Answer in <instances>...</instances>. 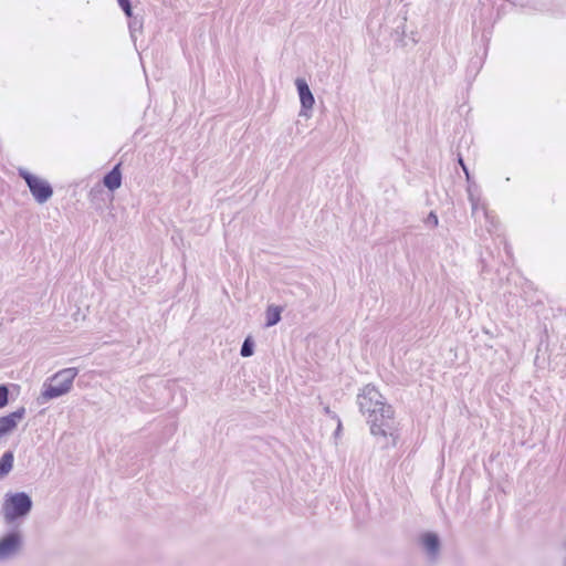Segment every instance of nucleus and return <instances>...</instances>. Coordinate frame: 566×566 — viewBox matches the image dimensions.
Masks as SVG:
<instances>
[{"label": "nucleus", "mask_w": 566, "mask_h": 566, "mask_svg": "<svg viewBox=\"0 0 566 566\" xmlns=\"http://www.w3.org/2000/svg\"><path fill=\"white\" fill-rule=\"evenodd\" d=\"M360 412L366 417L370 433L382 447L396 446L398 440V423L394 409L384 396L373 385H366L357 395Z\"/></svg>", "instance_id": "1"}, {"label": "nucleus", "mask_w": 566, "mask_h": 566, "mask_svg": "<svg viewBox=\"0 0 566 566\" xmlns=\"http://www.w3.org/2000/svg\"><path fill=\"white\" fill-rule=\"evenodd\" d=\"M78 370L74 367L65 368L53 375L43 384L41 399L43 402L59 398L67 394L73 385Z\"/></svg>", "instance_id": "2"}, {"label": "nucleus", "mask_w": 566, "mask_h": 566, "mask_svg": "<svg viewBox=\"0 0 566 566\" xmlns=\"http://www.w3.org/2000/svg\"><path fill=\"white\" fill-rule=\"evenodd\" d=\"M32 509V499L25 492L8 493L2 504V515L7 523L27 516Z\"/></svg>", "instance_id": "3"}, {"label": "nucleus", "mask_w": 566, "mask_h": 566, "mask_svg": "<svg viewBox=\"0 0 566 566\" xmlns=\"http://www.w3.org/2000/svg\"><path fill=\"white\" fill-rule=\"evenodd\" d=\"M19 176L25 181L30 192L38 203H44L52 197L53 189L46 180L39 178L24 169L19 170Z\"/></svg>", "instance_id": "4"}, {"label": "nucleus", "mask_w": 566, "mask_h": 566, "mask_svg": "<svg viewBox=\"0 0 566 566\" xmlns=\"http://www.w3.org/2000/svg\"><path fill=\"white\" fill-rule=\"evenodd\" d=\"M22 546V537L18 532H10L0 539V562L17 556Z\"/></svg>", "instance_id": "5"}, {"label": "nucleus", "mask_w": 566, "mask_h": 566, "mask_svg": "<svg viewBox=\"0 0 566 566\" xmlns=\"http://www.w3.org/2000/svg\"><path fill=\"white\" fill-rule=\"evenodd\" d=\"M295 85L300 96L302 111L300 115H306L305 111L312 109L315 103L314 96L310 90L307 82L304 78H296Z\"/></svg>", "instance_id": "6"}, {"label": "nucleus", "mask_w": 566, "mask_h": 566, "mask_svg": "<svg viewBox=\"0 0 566 566\" xmlns=\"http://www.w3.org/2000/svg\"><path fill=\"white\" fill-rule=\"evenodd\" d=\"M25 416V408L20 407L15 411L0 417V438L13 429H15L19 421H21Z\"/></svg>", "instance_id": "7"}, {"label": "nucleus", "mask_w": 566, "mask_h": 566, "mask_svg": "<svg viewBox=\"0 0 566 566\" xmlns=\"http://www.w3.org/2000/svg\"><path fill=\"white\" fill-rule=\"evenodd\" d=\"M467 191H468L469 201L471 203L472 216H474V217L478 216L479 211L481 210L484 218L489 219L490 214H489L488 210L485 209L484 203L481 200V196H480L478 186L475 184H470V185H468Z\"/></svg>", "instance_id": "8"}, {"label": "nucleus", "mask_w": 566, "mask_h": 566, "mask_svg": "<svg viewBox=\"0 0 566 566\" xmlns=\"http://www.w3.org/2000/svg\"><path fill=\"white\" fill-rule=\"evenodd\" d=\"M422 547L429 559L434 560L440 551V539L436 533L427 532L420 537Z\"/></svg>", "instance_id": "9"}, {"label": "nucleus", "mask_w": 566, "mask_h": 566, "mask_svg": "<svg viewBox=\"0 0 566 566\" xmlns=\"http://www.w3.org/2000/svg\"><path fill=\"white\" fill-rule=\"evenodd\" d=\"M104 186L114 191L118 189L122 185V172L119 169V164L116 165L111 171H108L103 179Z\"/></svg>", "instance_id": "10"}, {"label": "nucleus", "mask_w": 566, "mask_h": 566, "mask_svg": "<svg viewBox=\"0 0 566 566\" xmlns=\"http://www.w3.org/2000/svg\"><path fill=\"white\" fill-rule=\"evenodd\" d=\"M283 308L276 305H270L265 312V326L271 327L276 325L281 321V314Z\"/></svg>", "instance_id": "11"}, {"label": "nucleus", "mask_w": 566, "mask_h": 566, "mask_svg": "<svg viewBox=\"0 0 566 566\" xmlns=\"http://www.w3.org/2000/svg\"><path fill=\"white\" fill-rule=\"evenodd\" d=\"M14 455L12 451H6L0 458V479L6 476L13 467Z\"/></svg>", "instance_id": "12"}, {"label": "nucleus", "mask_w": 566, "mask_h": 566, "mask_svg": "<svg viewBox=\"0 0 566 566\" xmlns=\"http://www.w3.org/2000/svg\"><path fill=\"white\" fill-rule=\"evenodd\" d=\"M253 350H254V344H253L252 339L250 337L245 338L241 346V350H240L241 356L250 357L253 355Z\"/></svg>", "instance_id": "13"}, {"label": "nucleus", "mask_w": 566, "mask_h": 566, "mask_svg": "<svg viewBox=\"0 0 566 566\" xmlns=\"http://www.w3.org/2000/svg\"><path fill=\"white\" fill-rule=\"evenodd\" d=\"M9 401V389L4 385H0V409L7 406Z\"/></svg>", "instance_id": "14"}, {"label": "nucleus", "mask_w": 566, "mask_h": 566, "mask_svg": "<svg viewBox=\"0 0 566 566\" xmlns=\"http://www.w3.org/2000/svg\"><path fill=\"white\" fill-rule=\"evenodd\" d=\"M424 223L428 227L436 228L438 226V223H439L438 216L434 212L431 211L428 214L427 219L424 220Z\"/></svg>", "instance_id": "15"}, {"label": "nucleus", "mask_w": 566, "mask_h": 566, "mask_svg": "<svg viewBox=\"0 0 566 566\" xmlns=\"http://www.w3.org/2000/svg\"><path fill=\"white\" fill-rule=\"evenodd\" d=\"M119 7L123 9L127 17H132V6L129 0H117Z\"/></svg>", "instance_id": "16"}, {"label": "nucleus", "mask_w": 566, "mask_h": 566, "mask_svg": "<svg viewBox=\"0 0 566 566\" xmlns=\"http://www.w3.org/2000/svg\"><path fill=\"white\" fill-rule=\"evenodd\" d=\"M324 411L326 415L331 416L333 419H337L338 426H337L336 432H338L340 430V426H342L339 418L329 409V407H325Z\"/></svg>", "instance_id": "17"}, {"label": "nucleus", "mask_w": 566, "mask_h": 566, "mask_svg": "<svg viewBox=\"0 0 566 566\" xmlns=\"http://www.w3.org/2000/svg\"><path fill=\"white\" fill-rule=\"evenodd\" d=\"M462 169H463V171H464V174L467 176V180H468L469 185L472 184L471 180H470V172H469L468 167L463 166Z\"/></svg>", "instance_id": "18"}, {"label": "nucleus", "mask_w": 566, "mask_h": 566, "mask_svg": "<svg viewBox=\"0 0 566 566\" xmlns=\"http://www.w3.org/2000/svg\"><path fill=\"white\" fill-rule=\"evenodd\" d=\"M135 27H136V21H134V22H132V23L129 24V28H130V30H132V31H134V30H135Z\"/></svg>", "instance_id": "19"}, {"label": "nucleus", "mask_w": 566, "mask_h": 566, "mask_svg": "<svg viewBox=\"0 0 566 566\" xmlns=\"http://www.w3.org/2000/svg\"><path fill=\"white\" fill-rule=\"evenodd\" d=\"M459 164L461 165V167L465 166V164L461 157H459Z\"/></svg>", "instance_id": "20"}]
</instances>
